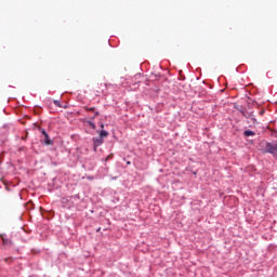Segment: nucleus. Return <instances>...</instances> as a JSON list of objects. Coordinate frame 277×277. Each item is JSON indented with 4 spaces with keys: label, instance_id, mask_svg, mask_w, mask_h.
Here are the masks:
<instances>
[{
    "label": "nucleus",
    "instance_id": "nucleus-6",
    "mask_svg": "<svg viewBox=\"0 0 277 277\" xmlns=\"http://www.w3.org/2000/svg\"><path fill=\"white\" fill-rule=\"evenodd\" d=\"M14 258H6L3 260L4 263H6L8 265H12V263H14Z\"/></svg>",
    "mask_w": 277,
    "mask_h": 277
},
{
    "label": "nucleus",
    "instance_id": "nucleus-8",
    "mask_svg": "<svg viewBox=\"0 0 277 277\" xmlns=\"http://www.w3.org/2000/svg\"><path fill=\"white\" fill-rule=\"evenodd\" d=\"M54 105H56V107H62V104H60V101L57 100L54 101Z\"/></svg>",
    "mask_w": 277,
    "mask_h": 277
},
{
    "label": "nucleus",
    "instance_id": "nucleus-12",
    "mask_svg": "<svg viewBox=\"0 0 277 277\" xmlns=\"http://www.w3.org/2000/svg\"><path fill=\"white\" fill-rule=\"evenodd\" d=\"M101 129H105V124L102 123V124H101Z\"/></svg>",
    "mask_w": 277,
    "mask_h": 277
},
{
    "label": "nucleus",
    "instance_id": "nucleus-1",
    "mask_svg": "<svg viewBox=\"0 0 277 277\" xmlns=\"http://www.w3.org/2000/svg\"><path fill=\"white\" fill-rule=\"evenodd\" d=\"M0 238L2 239L3 246H6L8 248H12L14 246V241L8 238V235L1 234Z\"/></svg>",
    "mask_w": 277,
    "mask_h": 277
},
{
    "label": "nucleus",
    "instance_id": "nucleus-3",
    "mask_svg": "<svg viewBox=\"0 0 277 277\" xmlns=\"http://www.w3.org/2000/svg\"><path fill=\"white\" fill-rule=\"evenodd\" d=\"M42 135H44V144H47V146H51V144H53V141H51V138L49 137V133H47V131L42 130L41 131Z\"/></svg>",
    "mask_w": 277,
    "mask_h": 277
},
{
    "label": "nucleus",
    "instance_id": "nucleus-5",
    "mask_svg": "<svg viewBox=\"0 0 277 277\" xmlns=\"http://www.w3.org/2000/svg\"><path fill=\"white\" fill-rule=\"evenodd\" d=\"M243 135H245V137H250V136L256 135V133L254 131L247 130L243 132Z\"/></svg>",
    "mask_w": 277,
    "mask_h": 277
},
{
    "label": "nucleus",
    "instance_id": "nucleus-9",
    "mask_svg": "<svg viewBox=\"0 0 277 277\" xmlns=\"http://www.w3.org/2000/svg\"><path fill=\"white\" fill-rule=\"evenodd\" d=\"M85 110H87V111H95L96 108H95V107H91V108L85 107Z\"/></svg>",
    "mask_w": 277,
    "mask_h": 277
},
{
    "label": "nucleus",
    "instance_id": "nucleus-11",
    "mask_svg": "<svg viewBox=\"0 0 277 277\" xmlns=\"http://www.w3.org/2000/svg\"><path fill=\"white\" fill-rule=\"evenodd\" d=\"M97 116H100V113L95 111L93 119L96 118Z\"/></svg>",
    "mask_w": 277,
    "mask_h": 277
},
{
    "label": "nucleus",
    "instance_id": "nucleus-10",
    "mask_svg": "<svg viewBox=\"0 0 277 277\" xmlns=\"http://www.w3.org/2000/svg\"><path fill=\"white\" fill-rule=\"evenodd\" d=\"M89 124H90L91 129H96V124H94V122L90 121Z\"/></svg>",
    "mask_w": 277,
    "mask_h": 277
},
{
    "label": "nucleus",
    "instance_id": "nucleus-14",
    "mask_svg": "<svg viewBox=\"0 0 277 277\" xmlns=\"http://www.w3.org/2000/svg\"><path fill=\"white\" fill-rule=\"evenodd\" d=\"M101 230V228L97 229V233Z\"/></svg>",
    "mask_w": 277,
    "mask_h": 277
},
{
    "label": "nucleus",
    "instance_id": "nucleus-13",
    "mask_svg": "<svg viewBox=\"0 0 277 277\" xmlns=\"http://www.w3.org/2000/svg\"><path fill=\"white\" fill-rule=\"evenodd\" d=\"M127 164H128V166H131V162H130V161H128V162H127Z\"/></svg>",
    "mask_w": 277,
    "mask_h": 277
},
{
    "label": "nucleus",
    "instance_id": "nucleus-4",
    "mask_svg": "<svg viewBox=\"0 0 277 277\" xmlns=\"http://www.w3.org/2000/svg\"><path fill=\"white\" fill-rule=\"evenodd\" d=\"M93 143H94V150H96V148H98V146L103 144V138L101 136L93 138Z\"/></svg>",
    "mask_w": 277,
    "mask_h": 277
},
{
    "label": "nucleus",
    "instance_id": "nucleus-2",
    "mask_svg": "<svg viewBox=\"0 0 277 277\" xmlns=\"http://www.w3.org/2000/svg\"><path fill=\"white\" fill-rule=\"evenodd\" d=\"M265 153H269L271 155H277V145L267 143Z\"/></svg>",
    "mask_w": 277,
    "mask_h": 277
},
{
    "label": "nucleus",
    "instance_id": "nucleus-7",
    "mask_svg": "<svg viewBox=\"0 0 277 277\" xmlns=\"http://www.w3.org/2000/svg\"><path fill=\"white\" fill-rule=\"evenodd\" d=\"M109 135V132L105 131V130H102L100 132V137L103 140V137H107Z\"/></svg>",
    "mask_w": 277,
    "mask_h": 277
}]
</instances>
